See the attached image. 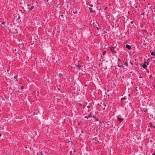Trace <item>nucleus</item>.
I'll return each instance as SVG.
<instances>
[{
  "mask_svg": "<svg viewBox=\"0 0 155 155\" xmlns=\"http://www.w3.org/2000/svg\"><path fill=\"white\" fill-rule=\"evenodd\" d=\"M154 128H155V127H154Z\"/></svg>",
  "mask_w": 155,
  "mask_h": 155,
  "instance_id": "obj_24",
  "label": "nucleus"
},
{
  "mask_svg": "<svg viewBox=\"0 0 155 155\" xmlns=\"http://www.w3.org/2000/svg\"><path fill=\"white\" fill-rule=\"evenodd\" d=\"M23 88V87L22 86L21 87V89H22Z\"/></svg>",
  "mask_w": 155,
  "mask_h": 155,
  "instance_id": "obj_20",
  "label": "nucleus"
},
{
  "mask_svg": "<svg viewBox=\"0 0 155 155\" xmlns=\"http://www.w3.org/2000/svg\"><path fill=\"white\" fill-rule=\"evenodd\" d=\"M117 117V119L120 122H122V121L123 120V118L121 117H119V116H118Z\"/></svg>",
  "mask_w": 155,
  "mask_h": 155,
  "instance_id": "obj_2",
  "label": "nucleus"
},
{
  "mask_svg": "<svg viewBox=\"0 0 155 155\" xmlns=\"http://www.w3.org/2000/svg\"><path fill=\"white\" fill-rule=\"evenodd\" d=\"M90 6L91 7H92L93 6V5H90Z\"/></svg>",
  "mask_w": 155,
  "mask_h": 155,
  "instance_id": "obj_14",
  "label": "nucleus"
},
{
  "mask_svg": "<svg viewBox=\"0 0 155 155\" xmlns=\"http://www.w3.org/2000/svg\"><path fill=\"white\" fill-rule=\"evenodd\" d=\"M149 77H150L149 78H151L152 75H150Z\"/></svg>",
  "mask_w": 155,
  "mask_h": 155,
  "instance_id": "obj_15",
  "label": "nucleus"
},
{
  "mask_svg": "<svg viewBox=\"0 0 155 155\" xmlns=\"http://www.w3.org/2000/svg\"><path fill=\"white\" fill-rule=\"evenodd\" d=\"M7 71H9V70H7Z\"/></svg>",
  "mask_w": 155,
  "mask_h": 155,
  "instance_id": "obj_23",
  "label": "nucleus"
},
{
  "mask_svg": "<svg viewBox=\"0 0 155 155\" xmlns=\"http://www.w3.org/2000/svg\"><path fill=\"white\" fill-rule=\"evenodd\" d=\"M147 72L149 73V71H148V70H147Z\"/></svg>",
  "mask_w": 155,
  "mask_h": 155,
  "instance_id": "obj_21",
  "label": "nucleus"
},
{
  "mask_svg": "<svg viewBox=\"0 0 155 155\" xmlns=\"http://www.w3.org/2000/svg\"><path fill=\"white\" fill-rule=\"evenodd\" d=\"M73 13L74 14L77 13V11H76L75 12H73Z\"/></svg>",
  "mask_w": 155,
  "mask_h": 155,
  "instance_id": "obj_10",
  "label": "nucleus"
},
{
  "mask_svg": "<svg viewBox=\"0 0 155 155\" xmlns=\"http://www.w3.org/2000/svg\"><path fill=\"white\" fill-rule=\"evenodd\" d=\"M146 64H146V65H148L149 64V63H146Z\"/></svg>",
  "mask_w": 155,
  "mask_h": 155,
  "instance_id": "obj_17",
  "label": "nucleus"
},
{
  "mask_svg": "<svg viewBox=\"0 0 155 155\" xmlns=\"http://www.w3.org/2000/svg\"><path fill=\"white\" fill-rule=\"evenodd\" d=\"M153 54H154L153 52H152L151 54L152 55H153Z\"/></svg>",
  "mask_w": 155,
  "mask_h": 155,
  "instance_id": "obj_16",
  "label": "nucleus"
},
{
  "mask_svg": "<svg viewBox=\"0 0 155 155\" xmlns=\"http://www.w3.org/2000/svg\"><path fill=\"white\" fill-rule=\"evenodd\" d=\"M146 62H144V64H143L142 65V67L144 68H146L147 67V65H146Z\"/></svg>",
  "mask_w": 155,
  "mask_h": 155,
  "instance_id": "obj_3",
  "label": "nucleus"
},
{
  "mask_svg": "<svg viewBox=\"0 0 155 155\" xmlns=\"http://www.w3.org/2000/svg\"><path fill=\"white\" fill-rule=\"evenodd\" d=\"M34 8L33 6H32L31 8L30 9V10H31Z\"/></svg>",
  "mask_w": 155,
  "mask_h": 155,
  "instance_id": "obj_9",
  "label": "nucleus"
},
{
  "mask_svg": "<svg viewBox=\"0 0 155 155\" xmlns=\"http://www.w3.org/2000/svg\"><path fill=\"white\" fill-rule=\"evenodd\" d=\"M89 9H90V12H94V11L92 10V8H90Z\"/></svg>",
  "mask_w": 155,
  "mask_h": 155,
  "instance_id": "obj_8",
  "label": "nucleus"
},
{
  "mask_svg": "<svg viewBox=\"0 0 155 155\" xmlns=\"http://www.w3.org/2000/svg\"><path fill=\"white\" fill-rule=\"evenodd\" d=\"M17 76L16 75V76H15L14 78H15V79H16V78H17Z\"/></svg>",
  "mask_w": 155,
  "mask_h": 155,
  "instance_id": "obj_12",
  "label": "nucleus"
},
{
  "mask_svg": "<svg viewBox=\"0 0 155 155\" xmlns=\"http://www.w3.org/2000/svg\"><path fill=\"white\" fill-rule=\"evenodd\" d=\"M124 65H126V66H128L127 63V62H126L125 63H124Z\"/></svg>",
  "mask_w": 155,
  "mask_h": 155,
  "instance_id": "obj_6",
  "label": "nucleus"
},
{
  "mask_svg": "<svg viewBox=\"0 0 155 155\" xmlns=\"http://www.w3.org/2000/svg\"><path fill=\"white\" fill-rule=\"evenodd\" d=\"M5 23V22H3L2 23V24L4 25Z\"/></svg>",
  "mask_w": 155,
  "mask_h": 155,
  "instance_id": "obj_13",
  "label": "nucleus"
},
{
  "mask_svg": "<svg viewBox=\"0 0 155 155\" xmlns=\"http://www.w3.org/2000/svg\"><path fill=\"white\" fill-rule=\"evenodd\" d=\"M152 155H155V152L152 154Z\"/></svg>",
  "mask_w": 155,
  "mask_h": 155,
  "instance_id": "obj_18",
  "label": "nucleus"
},
{
  "mask_svg": "<svg viewBox=\"0 0 155 155\" xmlns=\"http://www.w3.org/2000/svg\"><path fill=\"white\" fill-rule=\"evenodd\" d=\"M1 134H0V137H1Z\"/></svg>",
  "mask_w": 155,
  "mask_h": 155,
  "instance_id": "obj_22",
  "label": "nucleus"
},
{
  "mask_svg": "<svg viewBox=\"0 0 155 155\" xmlns=\"http://www.w3.org/2000/svg\"><path fill=\"white\" fill-rule=\"evenodd\" d=\"M110 49L111 51H112V53H115L116 52L117 48L115 47H109V49Z\"/></svg>",
  "mask_w": 155,
  "mask_h": 155,
  "instance_id": "obj_1",
  "label": "nucleus"
},
{
  "mask_svg": "<svg viewBox=\"0 0 155 155\" xmlns=\"http://www.w3.org/2000/svg\"><path fill=\"white\" fill-rule=\"evenodd\" d=\"M80 67V66L79 65H77L76 66V68H77L78 69H79Z\"/></svg>",
  "mask_w": 155,
  "mask_h": 155,
  "instance_id": "obj_5",
  "label": "nucleus"
},
{
  "mask_svg": "<svg viewBox=\"0 0 155 155\" xmlns=\"http://www.w3.org/2000/svg\"><path fill=\"white\" fill-rule=\"evenodd\" d=\"M125 99H126V98L125 97H123V98H121V100L122 101L124 100H125Z\"/></svg>",
  "mask_w": 155,
  "mask_h": 155,
  "instance_id": "obj_7",
  "label": "nucleus"
},
{
  "mask_svg": "<svg viewBox=\"0 0 155 155\" xmlns=\"http://www.w3.org/2000/svg\"><path fill=\"white\" fill-rule=\"evenodd\" d=\"M94 22H92V21H91V25H94Z\"/></svg>",
  "mask_w": 155,
  "mask_h": 155,
  "instance_id": "obj_11",
  "label": "nucleus"
},
{
  "mask_svg": "<svg viewBox=\"0 0 155 155\" xmlns=\"http://www.w3.org/2000/svg\"><path fill=\"white\" fill-rule=\"evenodd\" d=\"M126 47L129 50H130L131 48L130 46L129 45H127L126 46Z\"/></svg>",
  "mask_w": 155,
  "mask_h": 155,
  "instance_id": "obj_4",
  "label": "nucleus"
},
{
  "mask_svg": "<svg viewBox=\"0 0 155 155\" xmlns=\"http://www.w3.org/2000/svg\"><path fill=\"white\" fill-rule=\"evenodd\" d=\"M131 24L133 23V21H131Z\"/></svg>",
  "mask_w": 155,
  "mask_h": 155,
  "instance_id": "obj_19",
  "label": "nucleus"
}]
</instances>
